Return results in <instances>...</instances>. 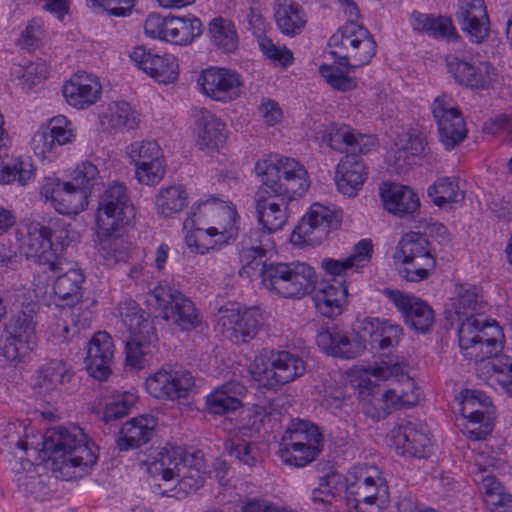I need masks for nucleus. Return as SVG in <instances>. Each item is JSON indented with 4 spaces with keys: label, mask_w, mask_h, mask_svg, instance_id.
I'll use <instances>...</instances> for the list:
<instances>
[{
    "label": "nucleus",
    "mask_w": 512,
    "mask_h": 512,
    "mask_svg": "<svg viewBox=\"0 0 512 512\" xmlns=\"http://www.w3.org/2000/svg\"><path fill=\"white\" fill-rule=\"evenodd\" d=\"M254 169L261 182L254 196L257 219L272 234L287 223L291 201L308 190V173L297 160L278 154L258 160Z\"/></svg>",
    "instance_id": "1"
},
{
    "label": "nucleus",
    "mask_w": 512,
    "mask_h": 512,
    "mask_svg": "<svg viewBox=\"0 0 512 512\" xmlns=\"http://www.w3.org/2000/svg\"><path fill=\"white\" fill-rule=\"evenodd\" d=\"M41 459L50 464L52 470L73 468V475L81 477L96 464V446L79 427L67 429L53 427L43 436Z\"/></svg>",
    "instance_id": "2"
},
{
    "label": "nucleus",
    "mask_w": 512,
    "mask_h": 512,
    "mask_svg": "<svg viewBox=\"0 0 512 512\" xmlns=\"http://www.w3.org/2000/svg\"><path fill=\"white\" fill-rule=\"evenodd\" d=\"M135 212L124 183L113 182L99 198L96 213L97 237L102 243L101 249H111L118 239L114 238L119 227L129 224Z\"/></svg>",
    "instance_id": "3"
},
{
    "label": "nucleus",
    "mask_w": 512,
    "mask_h": 512,
    "mask_svg": "<svg viewBox=\"0 0 512 512\" xmlns=\"http://www.w3.org/2000/svg\"><path fill=\"white\" fill-rule=\"evenodd\" d=\"M260 277L269 291L284 298L298 299L308 294L317 281L314 268L304 262H263Z\"/></svg>",
    "instance_id": "4"
},
{
    "label": "nucleus",
    "mask_w": 512,
    "mask_h": 512,
    "mask_svg": "<svg viewBox=\"0 0 512 512\" xmlns=\"http://www.w3.org/2000/svg\"><path fill=\"white\" fill-rule=\"evenodd\" d=\"M328 44L345 51H332L331 54L338 58V64L346 67L348 72L368 65L377 50L376 41L370 31L353 21H348L339 28L330 37Z\"/></svg>",
    "instance_id": "5"
},
{
    "label": "nucleus",
    "mask_w": 512,
    "mask_h": 512,
    "mask_svg": "<svg viewBox=\"0 0 512 512\" xmlns=\"http://www.w3.org/2000/svg\"><path fill=\"white\" fill-rule=\"evenodd\" d=\"M459 346L463 355L475 362L499 357L502 329L495 320L483 315L464 319L458 330Z\"/></svg>",
    "instance_id": "6"
},
{
    "label": "nucleus",
    "mask_w": 512,
    "mask_h": 512,
    "mask_svg": "<svg viewBox=\"0 0 512 512\" xmlns=\"http://www.w3.org/2000/svg\"><path fill=\"white\" fill-rule=\"evenodd\" d=\"M279 456L288 465L305 467L313 462L324 447L319 427L306 420H293L286 429Z\"/></svg>",
    "instance_id": "7"
},
{
    "label": "nucleus",
    "mask_w": 512,
    "mask_h": 512,
    "mask_svg": "<svg viewBox=\"0 0 512 512\" xmlns=\"http://www.w3.org/2000/svg\"><path fill=\"white\" fill-rule=\"evenodd\" d=\"M64 234L53 239L48 227L39 222H30L26 225L21 248L28 259H33L39 265H46L51 271L63 270V264H67L64 251L68 245L67 233Z\"/></svg>",
    "instance_id": "8"
},
{
    "label": "nucleus",
    "mask_w": 512,
    "mask_h": 512,
    "mask_svg": "<svg viewBox=\"0 0 512 512\" xmlns=\"http://www.w3.org/2000/svg\"><path fill=\"white\" fill-rule=\"evenodd\" d=\"M37 309L36 304H28L6 325L1 352L9 362L23 361L36 348Z\"/></svg>",
    "instance_id": "9"
},
{
    "label": "nucleus",
    "mask_w": 512,
    "mask_h": 512,
    "mask_svg": "<svg viewBox=\"0 0 512 512\" xmlns=\"http://www.w3.org/2000/svg\"><path fill=\"white\" fill-rule=\"evenodd\" d=\"M388 499V487L381 477L353 468L346 475L345 501L355 512H380Z\"/></svg>",
    "instance_id": "10"
},
{
    "label": "nucleus",
    "mask_w": 512,
    "mask_h": 512,
    "mask_svg": "<svg viewBox=\"0 0 512 512\" xmlns=\"http://www.w3.org/2000/svg\"><path fill=\"white\" fill-rule=\"evenodd\" d=\"M146 301L160 310L165 320L171 321L183 331L195 329L200 324V316L192 300L166 284L154 287Z\"/></svg>",
    "instance_id": "11"
},
{
    "label": "nucleus",
    "mask_w": 512,
    "mask_h": 512,
    "mask_svg": "<svg viewBox=\"0 0 512 512\" xmlns=\"http://www.w3.org/2000/svg\"><path fill=\"white\" fill-rule=\"evenodd\" d=\"M399 252L403 263L399 275L408 282L417 283L427 279L435 268L436 259L430 242L422 234H406L399 242Z\"/></svg>",
    "instance_id": "12"
},
{
    "label": "nucleus",
    "mask_w": 512,
    "mask_h": 512,
    "mask_svg": "<svg viewBox=\"0 0 512 512\" xmlns=\"http://www.w3.org/2000/svg\"><path fill=\"white\" fill-rule=\"evenodd\" d=\"M269 360L271 367L267 368L262 358L255 359L249 366V372L256 381H266L270 388L292 382L306 372L302 357L290 351H273Z\"/></svg>",
    "instance_id": "13"
},
{
    "label": "nucleus",
    "mask_w": 512,
    "mask_h": 512,
    "mask_svg": "<svg viewBox=\"0 0 512 512\" xmlns=\"http://www.w3.org/2000/svg\"><path fill=\"white\" fill-rule=\"evenodd\" d=\"M433 119L437 124L440 143L446 151H451L462 143L468 133L464 117L447 93L437 96L431 104Z\"/></svg>",
    "instance_id": "14"
},
{
    "label": "nucleus",
    "mask_w": 512,
    "mask_h": 512,
    "mask_svg": "<svg viewBox=\"0 0 512 512\" xmlns=\"http://www.w3.org/2000/svg\"><path fill=\"white\" fill-rule=\"evenodd\" d=\"M339 225L340 221L332 209L314 203L293 230L291 241L296 245H320Z\"/></svg>",
    "instance_id": "15"
},
{
    "label": "nucleus",
    "mask_w": 512,
    "mask_h": 512,
    "mask_svg": "<svg viewBox=\"0 0 512 512\" xmlns=\"http://www.w3.org/2000/svg\"><path fill=\"white\" fill-rule=\"evenodd\" d=\"M128 155L135 164V176L141 184L155 185L164 177L165 164L162 149L154 140L136 141L130 144Z\"/></svg>",
    "instance_id": "16"
},
{
    "label": "nucleus",
    "mask_w": 512,
    "mask_h": 512,
    "mask_svg": "<svg viewBox=\"0 0 512 512\" xmlns=\"http://www.w3.org/2000/svg\"><path fill=\"white\" fill-rule=\"evenodd\" d=\"M195 379L189 371L182 368H161L146 379L147 392L156 399L176 400L187 396L193 388Z\"/></svg>",
    "instance_id": "17"
},
{
    "label": "nucleus",
    "mask_w": 512,
    "mask_h": 512,
    "mask_svg": "<svg viewBox=\"0 0 512 512\" xmlns=\"http://www.w3.org/2000/svg\"><path fill=\"white\" fill-rule=\"evenodd\" d=\"M220 208L228 222L207 229L195 227L194 231L187 234L185 238L189 248H194L197 253L204 254L209 250H219L231 240L236 239L238 235V228L235 225L236 212L223 205Z\"/></svg>",
    "instance_id": "18"
},
{
    "label": "nucleus",
    "mask_w": 512,
    "mask_h": 512,
    "mask_svg": "<svg viewBox=\"0 0 512 512\" xmlns=\"http://www.w3.org/2000/svg\"><path fill=\"white\" fill-rule=\"evenodd\" d=\"M201 91L209 98L219 102H230L242 93L240 75L232 69L209 67L203 70L197 80Z\"/></svg>",
    "instance_id": "19"
},
{
    "label": "nucleus",
    "mask_w": 512,
    "mask_h": 512,
    "mask_svg": "<svg viewBox=\"0 0 512 512\" xmlns=\"http://www.w3.org/2000/svg\"><path fill=\"white\" fill-rule=\"evenodd\" d=\"M261 316L257 309L240 311L235 307L219 310V324L223 334L234 343H248L258 333Z\"/></svg>",
    "instance_id": "20"
},
{
    "label": "nucleus",
    "mask_w": 512,
    "mask_h": 512,
    "mask_svg": "<svg viewBox=\"0 0 512 512\" xmlns=\"http://www.w3.org/2000/svg\"><path fill=\"white\" fill-rule=\"evenodd\" d=\"M397 454L425 459L431 454V439L427 425L420 421H406L392 430Z\"/></svg>",
    "instance_id": "21"
},
{
    "label": "nucleus",
    "mask_w": 512,
    "mask_h": 512,
    "mask_svg": "<svg viewBox=\"0 0 512 512\" xmlns=\"http://www.w3.org/2000/svg\"><path fill=\"white\" fill-rule=\"evenodd\" d=\"M40 195L63 215H76L88 205L86 192L77 189L71 182H62L57 178H46Z\"/></svg>",
    "instance_id": "22"
},
{
    "label": "nucleus",
    "mask_w": 512,
    "mask_h": 512,
    "mask_svg": "<svg viewBox=\"0 0 512 512\" xmlns=\"http://www.w3.org/2000/svg\"><path fill=\"white\" fill-rule=\"evenodd\" d=\"M383 294L402 314L406 325L421 333L427 332L432 327L434 311L425 301L391 288H385Z\"/></svg>",
    "instance_id": "23"
},
{
    "label": "nucleus",
    "mask_w": 512,
    "mask_h": 512,
    "mask_svg": "<svg viewBox=\"0 0 512 512\" xmlns=\"http://www.w3.org/2000/svg\"><path fill=\"white\" fill-rule=\"evenodd\" d=\"M446 67L455 82L465 87L486 89L496 78V69L489 62L475 66L456 55H448Z\"/></svg>",
    "instance_id": "24"
},
{
    "label": "nucleus",
    "mask_w": 512,
    "mask_h": 512,
    "mask_svg": "<svg viewBox=\"0 0 512 512\" xmlns=\"http://www.w3.org/2000/svg\"><path fill=\"white\" fill-rule=\"evenodd\" d=\"M130 57L141 70L159 83H171L178 78V63L172 54H159L144 46H138Z\"/></svg>",
    "instance_id": "25"
},
{
    "label": "nucleus",
    "mask_w": 512,
    "mask_h": 512,
    "mask_svg": "<svg viewBox=\"0 0 512 512\" xmlns=\"http://www.w3.org/2000/svg\"><path fill=\"white\" fill-rule=\"evenodd\" d=\"M316 342L328 355L344 359L356 358L366 348L365 341L360 335L357 333L349 335L337 327L321 329L316 336Z\"/></svg>",
    "instance_id": "26"
},
{
    "label": "nucleus",
    "mask_w": 512,
    "mask_h": 512,
    "mask_svg": "<svg viewBox=\"0 0 512 512\" xmlns=\"http://www.w3.org/2000/svg\"><path fill=\"white\" fill-rule=\"evenodd\" d=\"M114 343L106 331L94 333L88 343L85 358L86 370L93 378L105 381L112 372Z\"/></svg>",
    "instance_id": "27"
},
{
    "label": "nucleus",
    "mask_w": 512,
    "mask_h": 512,
    "mask_svg": "<svg viewBox=\"0 0 512 512\" xmlns=\"http://www.w3.org/2000/svg\"><path fill=\"white\" fill-rule=\"evenodd\" d=\"M455 15L471 42L481 43L488 37L490 22L484 0H458Z\"/></svg>",
    "instance_id": "28"
},
{
    "label": "nucleus",
    "mask_w": 512,
    "mask_h": 512,
    "mask_svg": "<svg viewBox=\"0 0 512 512\" xmlns=\"http://www.w3.org/2000/svg\"><path fill=\"white\" fill-rule=\"evenodd\" d=\"M373 244L370 239H362L354 245L352 253L343 259L326 257L321 261V268L326 275L333 278L346 277L359 273L372 258Z\"/></svg>",
    "instance_id": "29"
},
{
    "label": "nucleus",
    "mask_w": 512,
    "mask_h": 512,
    "mask_svg": "<svg viewBox=\"0 0 512 512\" xmlns=\"http://www.w3.org/2000/svg\"><path fill=\"white\" fill-rule=\"evenodd\" d=\"M101 90L98 78L86 72L74 74L62 87L67 103L77 109H86L95 104L100 99Z\"/></svg>",
    "instance_id": "30"
},
{
    "label": "nucleus",
    "mask_w": 512,
    "mask_h": 512,
    "mask_svg": "<svg viewBox=\"0 0 512 512\" xmlns=\"http://www.w3.org/2000/svg\"><path fill=\"white\" fill-rule=\"evenodd\" d=\"M328 145L347 155L367 154L376 146V138L356 133L346 125L332 126L324 137Z\"/></svg>",
    "instance_id": "31"
},
{
    "label": "nucleus",
    "mask_w": 512,
    "mask_h": 512,
    "mask_svg": "<svg viewBox=\"0 0 512 512\" xmlns=\"http://www.w3.org/2000/svg\"><path fill=\"white\" fill-rule=\"evenodd\" d=\"M366 177L365 163L356 155H346L336 167L335 182L338 191L345 196H356Z\"/></svg>",
    "instance_id": "32"
},
{
    "label": "nucleus",
    "mask_w": 512,
    "mask_h": 512,
    "mask_svg": "<svg viewBox=\"0 0 512 512\" xmlns=\"http://www.w3.org/2000/svg\"><path fill=\"white\" fill-rule=\"evenodd\" d=\"M197 145L203 151L218 149L225 142V123L212 112L201 108L195 115Z\"/></svg>",
    "instance_id": "33"
},
{
    "label": "nucleus",
    "mask_w": 512,
    "mask_h": 512,
    "mask_svg": "<svg viewBox=\"0 0 512 512\" xmlns=\"http://www.w3.org/2000/svg\"><path fill=\"white\" fill-rule=\"evenodd\" d=\"M360 329L369 336L371 345L380 350L397 346L403 336L402 327L389 319L366 317Z\"/></svg>",
    "instance_id": "34"
},
{
    "label": "nucleus",
    "mask_w": 512,
    "mask_h": 512,
    "mask_svg": "<svg viewBox=\"0 0 512 512\" xmlns=\"http://www.w3.org/2000/svg\"><path fill=\"white\" fill-rule=\"evenodd\" d=\"M156 419L151 415H140L127 421L116 440L121 451L138 448L148 443L154 435Z\"/></svg>",
    "instance_id": "35"
},
{
    "label": "nucleus",
    "mask_w": 512,
    "mask_h": 512,
    "mask_svg": "<svg viewBox=\"0 0 512 512\" xmlns=\"http://www.w3.org/2000/svg\"><path fill=\"white\" fill-rule=\"evenodd\" d=\"M384 208L390 213L403 217L414 214L420 207L417 194L407 186L386 183L380 192Z\"/></svg>",
    "instance_id": "36"
},
{
    "label": "nucleus",
    "mask_w": 512,
    "mask_h": 512,
    "mask_svg": "<svg viewBox=\"0 0 512 512\" xmlns=\"http://www.w3.org/2000/svg\"><path fill=\"white\" fill-rule=\"evenodd\" d=\"M273 11L276 25L284 35L294 37L305 28L306 13L294 0H274Z\"/></svg>",
    "instance_id": "37"
},
{
    "label": "nucleus",
    "mask_w": 512,
    "mask_h": 512,
    "mask_svg": "<svg viewBox=\"0 0 512 512\" xmlns=\"http://www.w3.org/2000/svg\"><path fill=\"white\" fill-rule=\"evenodd\" d=\"M63 264V270H56L59 275L53 283V292L68 305L78 303L82 298V285L85 281L83 270L77 266Z\"/></svg>",
    "instance_id": "38"
},
{
    "label": "nucleus",
    "mask_w": 512,
    "mask_h": 512,
    "mask_svg": "<svg viewBox=\"0 0 512 512\" xmlns=\"http://www.w3.org/2000/svg\"><path fill=\"white\" fill-rule=\"evenodd\" d=\"M184 462H189L188 457H183V451L179 447L166 446L148 461V473L153 477L160 476L165 482L175 479L180 475V468Z\"/></svg>",
    "instance_id": "39"
},
{
    "label": "nucleus",
    "mask_w": 512,
    "mask_h": 512,
    "mask_svg": "<svg viewBox=\"0 0 512 512\" xmlns=\"http://www.w3.org/2000/svg\"><path fill=\"white\" fill-rule=\"evenodd\" d=\"M244 392L245 387L240 383H226L206 397V409L214 415L234 412L241 407L240 397Z\"/></svg>",
    "instance_id": "40"
},
{
    "label": "nucleus",
    "mask_w": 512,
    "mask_h": 512,
    "mask_svg": "<svg viewBox=\"0 0 512 512\" xmlns=\"http://www.w3.org/2000/svg\"><path fill=\"white\" fill-rule=\"evenodd\" d=\"M74 377V371L67 362L54 359L42 365L36 376V386L45 392L62 390Z\"/></svg>",
    "instance_id": "41"
},
{
    "label": "nucleus",
    "mask_w": 512,
    "mask_h": 512,
    "mask_svg": "<svg viewBox=\"0 0 512 512\" xmlns=\"http://www.w3.org/2000/svg\"><path fill=\"white\" fill-rule=\"evenodd\" d=\"M451 305L459 318L464 317L466 319L482 316L487 303L475 285L465 283L456 285L455 295L451 298Z\"/></svg>",
    "instance_id": "42"
},
{
    "label": "nucleus",
    "mask_w": 512,
    "mask_h": 512,
    "mask_svg": "<svg viewBox=\"0 0 512 512\" xmlns=\"http://www.w3.org/2000/svg\"><path fill=\"white\" fill-rule=\"evenodd\" d=\"M202 33V23L196 17H169L165 41L175 45L190 44Z\"/></svg>",
    "instance_id": "43"
},
{
    "label": "nucleus",
    "mask_w": 512,
    "mask_h": 512,
    "mask_svg": "<svg viewBox=\"0 0 512 512\" xmlns=\"http://www.w3.org/2000/svg\"><path fill=\"white\" fill-rule=\"evenodd\" d=\"M427 194L438 207L461 202L465 197L464 191L459 187V179L454 176L438 178L428 187Z\"/></svg>",
    "instance_id": "44"
},
{
    "label": "nucleus",
    "mask_w": 512,
    "mask_h": 512,
    "mask_svg": "<svg viewBox=\"0 0 512 512\" xmlns=\"http://www.w3.org/2000/svg\"><path fill=\"white\" fill-rule=\"evenodd\" d=\"M116 316L121 319L129 334H141L153 330L150 322L145 317V312L133 299H125L121 301L117 306Z\"/></svg>",
    "instance_id": "45"
},
{
    "label": "nucleus",
    "mask_w": 512,
    "mask_h": 512,
    "mask_svg": "<svg viewBox=\"0 0 512 512\" xmlns=\"http://www.w3.org/2000/svg\"><path fill=\"white\" fill-rule=\"evenodd\" d=\"M105 117L108 120L109 128L115 131L134 130L140 123L138 111L125 101L110 104Z\"/></svg>",
    "instance_id": "46"
},
{
    "label": "nucleus",
    "mask_w": 512,
    "mask_h": 512,
    "mask_svg": "<svg viewBox=\"0 0 512 512\" xmlns=\"http://www.w3.org/2000/svg\"><path fill=\"white\" fill-rule=\"evenodd\" d=\"M175 477L178 478L176 484L171 489L164 490L162 492L163 495H188L199 490L205 482L204 472L201 470V467H192L188 465V462L183 463L180 468V475H175Z\"/></svg>",
    "instance_id": "47"
},
{
    "label": "nucleus",
    "mask_w": 512,
    "mask_h": 512,
    "mask_svg": "<svg viewBox=\"0 0 512 512\" xmlns=\"http://www.w3.org/2000/svg\"><path fill=\"white\" fill-rule=\"evenodd\" d=\"M187 205V193L182 186H169L161 189L155 199L158 214L173 217Z\"/></svg>",
    "instance_id": "48"
},
{
    "label": "nucleus",
    "mask_w": 512,
    "mask_h": 512,
    "mask_svg": "<svg viewBox=\"0 0 512 512\" xmlns=\"http://www.w3.org/2000/svg\"><path fill=\"white\" fill-rule=\"evenodd\" d=\"M210 37L218 47L225 53H232L237 49L238 37L233 23L222 17L214 18L209 23Z\"/></svg>",
    "instance_id": "49"
},
{
    "label": "nucleus",
    "mask_w": 512,
    "mask_h": 512,
    "mask_svg": "<svg viewBox=\"0 0 512 512\" xmlns=\"http://www.w3.org/2000/svg\"><path fill=\"white\" fill-rule=\"evenodd\" d=\"M227 454L249 469L260 462L259 448L256 443L246 441L240 437H233L225 442Z\"/></svg>",
    "instance_id": "50"
},
{
    "label": "nucleus",
    "mask_w": 512,
    "mask_h": 512,
    "mask_svg": "<svg viewBox=\"0 0 512 512\" xmlns=\"http://www.w3.org/2000/svg\"><path fill=\"white\" fill-rule=\"evenodd\" d=\"M460 412L463 418H493L489 397L475 390L464 391Z\"/></svg>",
    "instance_id": "51"
},
{
    "label": "nucleus",
    "mask_w": 512,
    "mask_h": 512,
    "mask_svg": "<svg viewBox=\"0 0 512 512\" xmlns=\"http://www.w3.org/2000/svg\"><path fill=\"white\" fill-rule=\"evenodd\" d=\"M34 176L32 164L28 160H0V183L10 184L18 181L26 185Z\"/></svg>",
    "instance_id": "52"
},
{
    "label": "nucleus",
    "mask_w": 512,
    "mask_h": 512,
    "mask_svg": "<svg viewBox=\"0 0 512 512\" xmlns=\"http://www.w3.org/2000/svg\"><path fill=\"white\" fill-rule=\"evenodd\" d=\"M153 330L147 333H131L126 341V360L129 365L138 367L142 364L143 358L147 353L146 348L154 338Z\"/></svg>",
    "instance_id": "53"
},
{
    "label": "nucleus",
    "mask_w": 512,
    "mask_h": 512,
    "mask_svg": "<svg viewBox=\"0 0 512 512\" xmlns=\"http://www.w3.org/2000/svg\"><path fill=\"white\" fill-rule=\"evenodd\" d=\"M135 396L132 393L125 392L113 397L106 405L103 411L102 419L106 423L119 420L127 416L134 406Z\"/></svg>",
    "instance_id": "54"
},
{
    "label": "nucleus",
    "mask_w": 512,
    "mask_h": 512,
    "mask_svg": "<svg viewBox=\"0 0 512 512\" xmlns=\"http://www.w3.org/2000/svg\"><path fill=\"white\" fill-rule=\"evenodd\" d=\"M46 129L58 147L72 143L76 137L73 123L64 115L51 118Z\"/></svg>",
    "instance_id": "55"
},
{
    "label": "nucleus",
    "mask_w": 512,
    "mask_h": 512,
    "mask_svg": "<svg viewBox=\"0 0 512 512\" xmlns=\"http://www.w3.org/2000/svg\"><path fill=\"white\" fill-rule=\"evenodd\" d=\"M15 73L21 80L23 88L31 89L41 81L46 79L49 70L48 66L43 61L31 62L28 65L22 67L18 66Z\"/></svg>",
    "instance_id": "56"
},
{
    "label": "nucleus",
    "mask_w": 512,
    "mask_h": 512,
    "mask_svg": "<svg viewBox=\"0 0 512 512\" xmlns=\"http://www.w3.org/2000/svg\"><path fill=\"white\" fill-rule=\"evenodd\" d=\"M319 73L336 90L345 92L353 90L357 86L356 79L345 74L339 67L322 65L319 68Z\"/></svg>",
    "instance_id": "57"
},
{
    "label": "nucleus",
    "mask_w": 512,
    "mask_h": 512,
    "mask_svg": "<svg viewBox=\"0 0 512 512\" xmlns=\"http://www.w3.org/2000/svg\"><path fill=\"white\" fill-rule=\"evenodd\" d=\"M99 171L91 162H83L76 167L73 172L72 181H70L77 189L86 192L89 197L91 189L96 184Z\"/></svg>",
    "instance_id": "58"
},
{
    "label": "nucleus",
    "mask_w": 512,
    "mask_h": 512,
    "mask_svg": "<svg viewBox=\"0 0 512 512\" xmlns=\"http://www.w3.org/2000/svg\"><path fill=\"white\" fill-rule=\"evenodd\" d=\"M428 35L436 38L446 40L447 42H456L460 39L452 19L447 16H433L430 24Z\"/></svg>",
    "instance_id": "59"
},
{
    "label": "nucleus",
    "mask_w": 512,
    "mask_h": 512,
    "mask_svg": "<svg viewBox=\"0 0 512 512\" xmlns=\"http://www.w3.org/2000/svg\"><path fill=\"white\" fill-rule=\"evenodd\" d=\"M258 44L262 53L274 63L282 67H288L293 63V54L286 47L275 45L272 40L267 37L260 38Z\"/></svg>",
    "instance_id": "60"
},
{
    "label": "nucleus",
    "mask_w": 512,
    "mask_h": 512,
    "mask_svg": "<svg viewBox=\"0 0 512 512\" xmlns=\"http://www.w3.org/2000/svg\"><path fill=\"white\" fill-rule=\"evenodd\" d=\"M466 422L462 424L461 431L470 440H483L491 434L493 430V418H464Z\"/></svg>",
    "instance_id": "61"
},
{
    "label": "nucleus",
    "mask_w": 512,
    "mask_h": 512,
    "mask_svg": "<svg viewBox=\"0 0 512 512\" xmlns=\"http://www.w3.org/2000/svg\"><path fill=\"white\" fill-rule=\"evenodd\" d=\"M496 381L512 396V358L501 355L491 362Z\"/></svg>",
    "instance_id": "62"
},
{
    "label": "nucleus",
    "mask_w": 512,
    "mask_h": 512,
    "mask_svg": "<svg viewBox=\"0 0 512 512\" xmlns=\"http://www.w3.org/2000/svg\"><path fill=\"white\" fill-rule=\"evenodd\" d=\"M93 6L102 8L109 15L115 17H126L131 13L134 0H87Z\"/></svg>",
    "instance_id": "63"
},
{
    "label": "nucleus",
    "mask_w": 512,
    "mask_h": 512,
    "mask_svg": "<svg viewBox=\"0 0 512 512\" xmlns=\"http://www.w3.org/2000/svg\"><path fill=\"white\" fill-rule=\"evenodd\" d=\"M487 493L494 497L491 501V512H512V495L497 492L499 484L493 478L487 480Z\"/></svg>",
    "instance_id": "64"
}]
</instances>
